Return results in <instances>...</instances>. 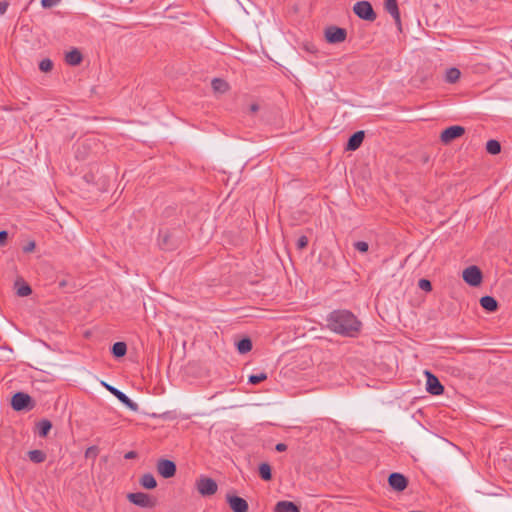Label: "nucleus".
Returning a JSON list of instances; mask_svg holds the SVG:
<instances>
[{
  "mask_svg": "<svg viewBox=\"0 0 512 512\" xmlns=\"http://www.w3.org/2000/svg\"><path fill=\"white\" fill-rule=\"evenodd\" d=\"M480 305L488 312H495L498 309V302L492 296H483L480 298Z\"/></svg>",
  "mask_w": 512,
  "mask_h": 512,
  "instance_id": "nucleus-17",
  "label": "nucleus"
},
{
  "mask_svg": "<svg viewBox=\"0 0 512 512\" xmlns=\"http://www.w3.org/2000/svg\"><path fill=\"white\" fill-rule=\"evenodd\" d=\"M388 483L395 491L401 492L408 486V479L401 473H391L388 478Z\"/></svg>",
  "mask_w": 512,
  "mask_h": 512,
  "instance_id": "nucleus-12",
  "label": "nucleus"
},
{
  "mask_svg": "<svg viewBox=\"0 0 512 512\" xmlns=\"http://www.w3.org/2000/svg\"><path fill=\"white\" fill-rule=\"evenodd\" d=\"M52 428L51 421L43 419L37 423V433L40 437H47Z\"/></svg>",
  "mask_w": 512,
  "mask_h": 512,
  "instance_id": "nucleus-21",
  "label": "nucleus"
},
{
  "mask_svg": "<svg viewBox=\"0 0 512 512\" xmlns=\"http://www.w3.org/2000/svg\"><path fill=\"white\" fill-rule=\"evenodd\" d=\"M353 12L362 20L373 22L377 18L372 5L368 1H358L353 6Z\"/></svg>",
  "mask_w": 512,
  "mask_h": 512,
  "instance_id": "nucleus-2",
  "label": "nucleus"
},
{
  "mask_svg": "<svg viewBox=\"0 0 512 512\" xmlns=\"http://www.w3.org/2000/svg\"><path fill=\"white\" fill-rule=\"evenodd\" d=\"M353 246L357 251H359L361 253H366L369 249V245L365 241H357L354 243Z\"/></svg>",
  "mask_w": 512,
  "mask_h": 512,
  "instance_id": "nucleus-34",
  "label": "nucleus"
},
{
  "mask_svg": "<svg viewBox=\"0 0 512 512\" xmlns=\"http://www.w3.org/2000/svg\"><path fill=\"white\" fill-rule=\"evenodd\" d=\"M275 512H300L298 506L290 501H280L276 504Z\"/></svg>",
  "mask_w": 512,
  "mask_h": 512,
  "instance_id": "nucleus-19",
  "label": "nucleus"
},
{
  "mask_svg": "<svg viewBox=\"0 0 512 512\" xmlns=\"http://www.w3.org/2000/svg\"><path fill=\"white\" fill-rule=\"evenodd\" d=\"M463 280L472 287L481 284L483 275L479 267L472 265L464 269L462 273Z\"/></svg>",
  "mask_w": 512,
  "mask_h": 512,
  "instance_id": "nucleus-6",
  "label": "nucleus"
},
{
  "mask_svg": "<svg viewBox=\"0 0 512 512\" xmlns=\"http://www.w3.org/2000/svg\"><path fill=\"white\" fill-rule=\"evenodd\" d=\"M196 489L202 496H211L217 492L218 485L214 479L201 476L196 481Z\"/></svg>",
  "mask_w": 512,
  "mask_h": 512,
  "instance_id": "nucleus-4",
  "label": "nucleus"
},
{
  "mask_svg": "<svg viewBox=\"0 0 512 512\" xmlns=\"http://www.w3.org/2000/svg\"><path fill=\"white\" fill-rule=\"evenodd\" d=\"M486 150L491 155H497L501 152V144L499 141L491 139L486 143Z\"/></svg>",
  "mask_w": 512,
  "mask_h": 512,
  "instance_id": "nucleus-28",
  "label": "nucleus"
},
{
  "mask_svg": "<svg viewBox=\"0 0 512 512\" xmlns=\"http://www.w3.org/2000/svg\"><path fill=\"white\" fill-rule=\"evenodd\" d=\"M237 350L240 354H246L252 349V341L248 337H244L236 343Z\"/></svg>",
  "mask_w": 512,
  "mask_h": 512,
  "instance_id": "nucleus-22",
  "label": "nucleus"
},
{
  "mask_svg": "<svg viewBox=\"0 0 512 512\" xmlns=\"http://www.w3.org/2000/svg\"><path fill=\"white\" fill-rule=\"evenodd\" d=\"M258 110H259V105H258V104L253 103V104H251V105H250V111H251L252 113L257 112Z\"/></svg>",
  "mask_w": 512,
  "mask_h": 512,
  "instance_id": "nucleus-42",
  "label": "nucleus"
},
{
  "mask_svg": "<svg viewBox=\"0 0 512 512\" xmlns=\"http://www.w3.org/2000/svg\"><path fill=\"white\" fill-rule=\"evenodd\" d=\"M259 475L264 481L272 479L271 466L268 463H261L259 465Z\"/></svg>",
  "mask_w": 512,
  "mask_h": 512,
  "instance_id": "nucleus-27",
  "label": "nucleus"
},
{
  "mask_svg": "<svg viewBox=\"0 0 512 512\" xmlns=\"http://www.w3.org/2000/svg\"><path fill=\"white\" fill-rule=\"evenodd\" d=\"M159 246L164 250H173L176 248V241L173 238L172 233L168 230L160 231L158 236Z\"/></svg>",
  "mask_w": 512,
  "mask_h": 512,
  "instance_id": "nucleus-14",
  "label": "nucleus"
},
{
  "mask_svg": "<svg viewBox=\"0 0 512 512\" xmlns=\"http://www.w3.org/2000/svg\"><path fill=\"white\" fill-rule=\"evenodd\" d=\"M11 406L15 411L30 410L34 407L32 398L24 393L17 392L13 395Z\"/></svg>",
  "mask_w": 512,
  "mask_h": 512,
  "instance_id": "nucleus-5",
  "label": "nucleus"
},
{
  "mask_svg": "<svg viewBox=\"0 0 512 512\" xmlns=\"http://www.w3.org/2000/svg\"><path fill=\"white\" fill-rule=\"evenodd\" d=\"M212 88L216 92L224 93L228 90V83L220 78H214L211 82Z\"/></svg>",
  "mask_w": 512,
  "mask_h": 512,
  "instance_id": "nucleus-26",
  "label": "nucleus"
},
{
  "mask_svg": "<svg viewBox=\"0 0 512 512\" xmlns=\"http://www.w3.org/2000/svg\"><path fill=\"white\" fill-rule=\"evenodd\" d=\"M106 389L112 393L122 404H124L127 408H129L130 410L132 411H138L139 409V406L136 402L132 401L125 393L121 392L119 389L111 386V385H108V384H104Z\"/></svg>",
  "mask_w": 512,
  "mask_h": 512,
  "instance_id": "nucleus-10",
  "label": "nucleus"
},
{
  "mask_svg": "<svg viewBox=\"0 0 512 512\" xmlns=\"http://www.w3.org/2000/svg\"><path fill=\"white\" fill-rule=\"evenodd\" d=\"M137 456H138V454L136 451H129V452L125 453L124 458L127 460H130V459H135Z\"/></svg>",
  "mask_w": 512,
  "mask_h": 512,
  "instance_id": "nucleus-40",
  "label": "nucleus"
},
{
  "mask_svg": "<svg viewBox=\"0 0 512 512\" xmlns=\"http://www.w3.org/2000/svg\"><path fill=\"white\" fill-rule=\"evenodd\" d=\"M82 54L78 49H73L66 53L65 61L67 64L71 66H77L82 62Z\"/></svg>",
  "mask_w": 512,
  "mask_h": 512,
  "instance_id": "nucleus-18",
  "label": "nucleus"
},
{
  "mask_svg": "<svg viewBox=\"0 0 512 512\" xmlns=\"http://www.w3.org/2000/svg\"><path fill=\"white\" fill-rule=\"evenodd\" d=\"M29 459L34 463H42L46 460V453L42 450H31L28 452Z\"/></svg>",
  "mask_w": 512,
  "mask_h": 512,
  "instance_id": "nucleus-25",
  "label": "nucleus"
},
{
  "mask_svg": "<svg viewBox=\"0 0 512 512\" xmlns=\"http://www.w3.org/2000/svg\"><path fill=\"white\" fill-rule=\"evenodd\" d=\"M227 502L230 506V508L234 512H247L248 511V503L245 499L235 496V495H227L226 496Z\"/></svg>",
  "mask_w": 512,
  "mask_h": 512,
  "instance_id": "nucleus-13",
  "label": "nucleus"
},
{
  "mask_svg": "<svg viewBox=\"0 0 512 512\" xmlns=\"http://www.w3.org/2000/svg\"><path fill=\"white\" fill-rule=\"evenodd\" d=\"M127 352V345L125 342H116L113 344L111 353L115 358L123 357Z\"/></svg>",
  "mask_w": 512,
  "mask_h": 512,
  "instance_id": "nucleus-23",
  "label": "nucleus"
},
{
  "mask_svg": "<svg viewBox=\"0 0 512 512\" xmlns=\"http://www.w3.org/2000/svg\"><path fill=\"white\" fill-rule=\"evenodd\" d=\"M465 133L462 126L454 125L444 129L440 135V139L444 144H449L453 140L461 137Z\"/></svg>",
  "mask_w": 512,
  "mask_h": 512,
  "instance_id": "nucleus-9",
  "label": "nucleus"
},
{
  "mask_svg": "<svg viewBox=\"0 0 512 512\" xmlns=\"http://www.w3.org/2000/svg\"><path fill=\"white\" fill-rule=\"evenodd\" d=\"M98 453L99 449L97 446H90L85 451V457L95 459L98 456Z\"/></svg>",
  "mask_w": 512,
  "mask_h": 512,
  "instance_id": "nucleus-33",
  "label": "nucleus"
},
{
  "mask_svg": "<svg viewBox=\"0 0 512 512\" xmlns=\"http://www.w3.org/2000/svg\"><path fill=\"white\" fill-rule=\"evenodd\" d=\"M427 376L426 390L432 395H441L444 392V386L441 384L439 379L429 371L425 372Z\"/></svg>",
  "mask_w": 512,
  "mask_h": 512,
  "instance_id": "nucleus-11",
  "label": "nucleus"
},
{
  "mask_svg": "<svg viewBox=\"0 0 512 512\" xmlns=\"http://www.w3.org/2000/svg\"><path fill=\"white\" fill-rule=\"evenodd\" d=\"M461 72L458 68L452 67L447 69L445 74V81L447 83H456L460 78Z\"/></svg>",
  "mask_w": 512,
  "mask_h": 512,
  "instance_id": "nucleus-24",
  "label": "nucleus"
},
{
  "mask_svg": "<svg viewBox=\"0 0 512 512\" xmlns=\"http://www.w3.org/2000/svg\"><path fill=\"white\" fill-rule=\"evenodd\" d=\"M61 0H41V5L45 9L57 6Z\"/></svg>",
  "mask_w": 512,
  "mask_h": 512,
  "instance_id": "nucleus-35",
  "label": "nucleus"
},
{
  "mask_svg": "<svg viewBox=\"0 0 512 512\" xmlns=\"http://www.w3.org/2000/svg\"><path fill=\"white\" fill-rule=\"evenodd\" d=\"M267 379V374L264 372L252 374L248 377V382L252 385H257Z\"/></svg>",
  "mask_w": 512,
  "mask_h": 512,
  "instance_id": "nucleus-30",
  "label": "nucleus"
},
{
  "mask_svg": "<svg viewBox=\"0 0 512 512\" xmlns=\"http://www.w3.org/2000/svg\"><path fill=\"white\" fill-rule=\"evenodd\" d=\"M127 499L134 505L141 508H154L157 500L155 497L143 492L129 493Z\"/></svg>",
  "mask_w": 512,
  "mask_h": 512,
  "instance_id": "nucleus-3",
  "label": "nucleus"
},
{
  "mask_svg": "<svg viewBox=\"0 0 512 512\" xmlns=\"http://www.w3.org/2000/svg\"><path fill=\"white\" fill-rule=\"evenodd\" d=\"M16 286H17V295L20 297H26L32 293L31 287L24 282L20 284L17 281Z\"/></svg>",
  "mask_w": 512,
  "mask_h": 512,
  "instance_id": "nucleus-29",
  "label": "nucleus"
},
{
  "mask_svg": "<svg viewBox=\"0 0 512 512\" xmlns=\"http://www.w3.org/2000/svg\"><path fill=\"white\" fill-rule=\"evenodd\" d=\"M8 238V232L5 230L0 231V246L5 245Z\"/></svg>",
  "mask_w": 512,
  "mask_h": 512,
  "instance_id": "nucleus-39",
  "label": "nucleus"
},
{
  "mask_svg": "<svg viewBox=\"0 0 512 512\" xmlns=\"http://www.w3.org/2000/svg\"><path fill=\"white\" fill-rule=\"evenodd\" d=\"M275 449L278 452H284L287 449V445L284 443H278L276 444Z\"/></svg>",
  "mask_w": 512,
  "mask_h": 512,
  "instance_id": "nucleus-41",
  "label": "nucleus"
},
{
  "mask_svg": "<svg viewBox=\"0 0 512 512\" xmlns=\"http://www.w3.org/2000/svg\"><path fill=\"white\" fill-rule=\"evenodd\" d=\"M328 327L335 333L355 337L361 329V322L349 310H335L327 318Z\"/></svg>",
  "mask_w": 512,
  "mask_h": 512,
  "instance_id": "nucleus-1",
  "label": "nucleus"
},
{
  "mask_svg": "<svg viewBox=\"0 0 512 512\" xmlns=\"http://www.w3.org/2000/svg\"><path fill=\"white\" fill-rule=\"evenodd\" d=\"M9 7L8 1H0V15H4Z\"/></svg>",
  "mask_w": 512,
  "mask_h": 512,
  "instance_id": "nucleus-38",
  "label": "nucleus"
},
{
  "mask_svg": "<svg viewBox=\"0 0 512 512\" xmlns=\"http://www.w3.org/2000/svg\"><path fill=\"white\" fill-rule=\"evenodd\" d=\"M364 137H365L364 131H357V132L353 133L347 141L346 150L347 151L357 150L361 146V144L364 140Z\"/></svg>",
  "mask_w": 512,
  "mask_h": 512,
  "instance_id": "nucleus-16",
  "label": "nucleus"
},
{
  "mask_svg": "<svg viewBox=\"0 0 512 512\" xmlns=\"http://www.w3.org/2000/svg\"><path fill=\"white\" fill-rule=\"evenodd\" d=\"M34 249H35V242H34V241H30V242H28V243L23 247V251H24L25 253L32 252Z\"/></svg>",
  "mask_w": 512,
  "mask_h": 512,
  "instance_id": "nucleus-37",
  "label": "nucleus"
},
{
  "mask_svg": "<svg viewBox=\"0 0 512 512\" xmlns=\"http://www.w3.org/2000/svg\"><path fill=\"white\" fill-rule=\"evenodd\" d=\"M308 242L309 241L306 236L303 235V236L299 237L297 240V243H296L297 249H299V250L305 249L308 245Z\"/></svg>",
  "mask_w": 512,
  "mask_h": 512,
  "instance_id": "nucleus-36",
  "label": "nucleus"
},
{
  "mask_svg": "<svg viewBox=\"0 0 512 512\" xmlns=\"http://www.w3.org/2000/svg\"><path fill=\"white\" fill-rule=\"evenodd\" d=\"M157 472L165 479L175 476L177 467L172 460L159 459L156 464Z\"/></svg>",
  "mask_w": 512,
  "mask_h": 512,
  "instance_id": "nucleus-8",
  "label": "nucleus"
},
{
  "mask_svg": "<svg viewBox=\"0 0 512 512\" xmlns=\"http://www.w3.org/2000/svg\"><path fill=\"white\" fill-rule=\"evenodd\" d=\"M52 68H53V62L48 58L41 60L39 63V69L42 72H49L52 70Z\"/></svg>",
  "mask_w": 512,
  "mask_h": 512,
  "instance_id": "nucleus-31",
  "label": "nucleus"
},
{
  "mask_svg": "<svg viewBox=\"0 0 512 512\" xmlns=\"http://www.w3.org/2000/svg\"><path fill=\"white\" fill-rule=\"evenodd\" d=\"M140 485L145 489H154L157 486V481L153 474L145 473L141 476L139 480Z\"/></svg>",
  "mask_w": 512,
  "mask_h": 512,
  "instance_id": "nucleus-20",
  "label": "nucleus"
},
{
  "mask_svg": "<svg viewBox=\"0 0 512 512\" xmlns=\"http://www.w3.org/2000/svg\"><path fill=\"white\" fill-rule=\"evenodd\" d=\"M418 287L426 292H430L432 290V284L428 279H420L418 282Z\"/></svg>",
  "mask_w": 512,
  "mask_h": 512,
  "instance_id": "nucleus-32",
  "label": "nucleus"
},
{
  "mask_svg": "<svg viewBox=\"0 0 512 512\" xmlns=\"http://www.w3.org/2000/svg\"><path fill=\"white\" fill-rule=\"evenodd\" d=\"M66 285H67V282L65 280H62V281L59 282V286L60 287H64Z\"/></svg>",
  "mask_w": 512,
  "mask_h": 512,
  "instance_id": "nucleus-43",
  "label": "nucleus"
},
{
  "mask_svg": "<svg viewBox=\"0 0 512 512\" xmlns=\"http://www.w3.org/2000/svg\"><path fill=\"white\" fill-rule=\"evenodd\" d=\"M80 145H81L82 147H84V148L86 147V143H85V142H82Z\"/></svg>",
  "mask_w": 512,
  "mask_h": 512,
  "instance_id": "nucleus-44",
  "label": "nucleus"
},
{
  "mask_svg": "<svg viewBox=\"0 0 512 512\" xmlns=\"http://www.w3.org/2000/svg\"><path fill=\"white\" fill-rule=\"evenodd\" d=\"M347 31L344 28L330 26L325 30V38L328 43L337 44L345 41Z\"/></svg>",
  "mask_w": 512,
  "mask_h": 512,
  "instance_id": "nucleus-7",
  "label": "nucleus"
},
{
  "mask_svg": "<svg viewBox=\"0 0 512 512\" xmlns=\"http://www.w3.org/2000/svg\"><path fill=\"white\" fill-rule=\"evenodd\" d=\"M384 8L393 17L398 29L401 30V18L397 0H385Z\"/></svg>",
  "mask_w": 512,
  "mask_h": 512,
  "instance_id": "nucleus-15",
  "label": "nucleus"
}]
</instances>
